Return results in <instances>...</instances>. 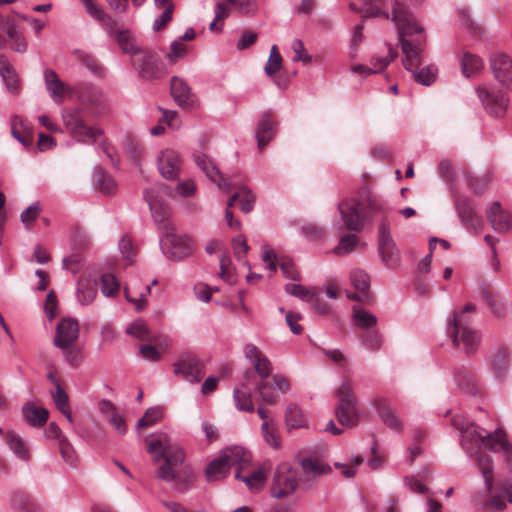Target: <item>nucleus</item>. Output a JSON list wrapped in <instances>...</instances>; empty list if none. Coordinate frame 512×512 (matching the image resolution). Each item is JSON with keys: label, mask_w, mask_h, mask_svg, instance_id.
Returning <instances> with one entry per match:
<instances>
[{"label": "nucleus", "mask_w": 512, "mask_h": 512, "mask_svg": "<svg viewBox=\"0 0 512 512\" xmlns=\"http://www.w3.org/2000/svg\"><path fill=\"white\" fill-rule=\"evenodd\" d=\"M392 21L398 29L405 69L412 72L416 82L425 86L431 85L436 79L437 68L432 65L419 68L426 40L424 28L418 23L409 8L399 0L393 5Z\"/></svg>", "instance_id": "nucleus-1"}, {"label": "nucleus", "mask_w": 512, "mask_h": 512, "mask_svg": "<svg viewBox=\"0 0 512 512\" xmlns=\"http://www.w3.org/2000/svg\"><path fill=\"white\" fill-rule=\"evenodd\" d=\"M144 197L149 205L153 219L162 232L160 248L164 255L173 261H180L188 257L193 250L189 237L178 235L170 220V208L158 197L155 188L146 189Z\"/></svg>", "instance_id": "nucleus-2"}, {"label": "nucleus", "mask_w": 512, "mask_h": 512, "mask_svg": "<svg viewBox=\"0 0 512 512\" xmlns=\"http://www.w3.org/2000/svg\"><path fill=\"white\" fill-rule=\"evenodd\" d=\"M452 422L461 432V445L467 453L472 454L476 448L483 447L493 452H502L508 462L512 461V444L502 429L489 432L462 417H454Z\"/></svg>", "instance_id": "nucleus-3"}, {"label": "nucleus", "mask_w": 512, "mask_h": 512, "mask_svg": "<svg viewBox=\"0 0 512 512\" xmlns=\"http://www.w3.org/2000/svg\"><path fill=\"white\" fill-rule=\"evenodd\" d=\"M146 444L155 462L164 459V463L156 472L157 477L166 482L178 481L180 479L178 467L185 460L183 449L164 433L150 435L146 439Z\"/></svg>", "instance_id": "nucleus-4"}, {"label": "nucleus", "mask_w": 512, "mask_h": 512, "mask_svg": "<svg viewBox=\"0 0 512 512\" xmlns=\"http://www.w3.org/2000/svg\"><path fill=\"white\" fill-rule=\"evenodd\" d=\"M335 395L337 398L335 416L338 422L346 427H354L358 423L360 414L357 407L358 399L354 393L351 381L344 378L336 389Z\"/></svg>", "instance_id": "nucleus-5"}, {"label": "nucleus", "mask_w": 512, "mask_h": 512, "mask_svg": "<svg viewBox=\"0 0 512 512\" xmlns=\"http://www.w3.org/2000/svg\"><path fill=\"white\" fill-rule=\"evenodd\" d=\"M62 121L69 135L77 142L94 143L102 135L101 129L84 122L80 109H64Z\"/></svg>", "instance_id": "nucleus-6"}, {"label": "nucleus", "mask_w": 512, "mask_h": 512, "mask_svg": "<svg viewBox=\"0 0 512 512\" xmlns=\"http://www.w3.org/2000/svg\"><path fill=\"white\" fill-rule=\"evenodd\" d=\"M298 487L297 471L286 463L279 465L275 471L271 495L281 499L292 494Z\"/></svg>", "instance_id": "nucleus-7"}, {"label": "nucleus", "mask_w": 512, "mask_h": 512, "mask_svg": "<svg viewBox=\"0 0 512 512\" xmlns=\"http://www.w3.org/2000/svg\"><path fill=\"white\" fill-rule=\"evenodd\" d=\"M476 94L488 113L495 117H501L505 114L508 107V98L501 90L488 84H482L476 88Z\"/></svg>", "instance_id": "nucleus-8"}, {"label": "nucleus", "mask_w": 512, "mask_h": 512, "mask_svg": "<svg viewBox=\"0 0 512 512\" xmlns=\"http://www.w3.org/2000/svg\"><path fill=\"white\" fill-rule=\"evenodd\" d=\"M459 318L458 314L454 315L449 324V330L452 334L454 346L469 354L478 348L480 336L477 331L467 326H462Z\"/></svg>", "instance_id": "nucleus-9"}, {"label": "nucleus", "mask_w": 512, "mask_h": 512, "mask_svg": "<svg viewBox=\"0 0 512 512\" xmlns=\"http://www.w3.org/2000/svg\"><path fill=\"white\" fill-rule=\"evenodd\" d=\"M338 210L340 211L345 226L349 230H362L366 219L364 202H359L358 199L354 198L345 199L338 204Z\"/></svg>", "instance_id": "nucleus-10"}, {"label": "nucleus", "mask_w": 512, "mask_h": 512, "mask_svg": "<svg viewBox=\"0 0 512 512\" xmlns=\"http://www.w3.org/2000/svg\"><path fill=\"white\" fill-rule=\"evenodd\" d=\"M378 249L382 261L388 267H396L400 262V252L389 232V226L385 221L379 225Z\"/></svg>", "instance_id": "nucleus-11"}, {"label": "nucleus", "mask_w": 512, "mask_h": 512, "mask_svg": "<svg viewBox=\"0 0 512 512\" xmlns=\"http://www.w3.org/2000/svg\"><path fill=\"white\" fill-rule=\"evenodd\" d=\"M133 62L139 75L145 79H154L163 73L164 66L160 55L154 50H141Z\"/></svg>", "instance_id": "nucleus-12"}, {"label": "nucleus", "mask_w": 512, "mask_h": 512, "mask_svg": "<svg viewBox=\"0 0 512 512\" xmlns=\"http://www.w3.org/2000/svg\"><path fill=\"white\" fill-rule=\"evenodd\" d=\"M490 67L495 79L512 91V58L504 53H494L490 58Z\"/></svg>", "instance_id": "nucleus-13"}, {"label": "nucleus", "mask_w": 512, "mask_h": 512, "mask_svg": "<svg viewBox=\"0 0 512 512\" xmlns=\"http://www.w3.org/2000/svg\"><path fill=\"white\" fill-rule=\"evenodd\" d=\"M79 337V325L75 319H62L56 328L54 345L61 350H68L75 345Z\"/></svg>", "instance_id": "nucleus-14"}, {"label": "nucleus", "mask_w": 512, "mask_h": 512, "mask_svg": "<svg viewBox=\"0 0 512 512\" xmlns=\"http://www.w3.org/2000/svg\"><path fill=\"white\" fill-rule=\"evenodd\" d=\"M157 168L162 177L175 180L180 175L182 160L176 151L166 148L157 157Z\"/></svg>", "instance_id": "nucleus-15"}, {"label": "nucleus", "mask_w": 512, "mask_h": 512, "mask_svg": "<svg viewBox=\"0 0 512 512\" xmlns=\"http://www.w3.org/2000/svg\"><path fill=\"white\" fill-rule=\"evenodd\" d=\"M196 165L203 171V173L214 183L217 184L219 189L228 191L232 182L229 177H224L213 161L203 153H196L194 155Z\"/></svg>", "instance_id": "nucleus-16"}, {"label": "nucleus", "mask_w": 512, "mask_h": 512, "mask_svg": "<svg viewBox=\"0 0 512 512\" xmlns=\"http://www.w3.org/2000/svg\"><path fill=\"white\" fill-rule=\"evenodd\" d=\"M86 13L97 20L103 28L107 31V33L116 38V33L121 32L117 29L118 25L116 20H114L111 16L105 14L103 8L98 4L96 0H80Z\"/></svg>", "instance_id": "nucleus-17"}, {"label": "nucleus", "mask_w": 512, "mask_h": 512, "mask_svg": "<svg viewBox=\"0 0 512 512\" xmlns=\"http://www.w3.org/2000/svg\"><path fill=\"white\" fill-rule=\"evenodd\" d=\"M223 459L229 468L236 467V471L244 472L251 466L252 455L250 451L240 446H231L221 451Z\"/></svg>", "instance_id": "nucleus-18"}, {"label": "nucleus", "mask_w": 512, "mask_h": 512, "mask_svg": "<svg viewBox=\"0 0 512 512\" xmlns=\"http://www.w3.org/2000/svg\"><path fill=\"white\" fill-rule=\"evenodd\" d=\"M44 81L47 91L53 101L57 104L63 103L65 96L72 91L71 88L63 82L52 69H46L44 71Z\"/></svg>", "instance_id": "nucleus-19"}, {"label": "nucleus", "mask_w": 512, "mask_h": 512, "mask_svg": "<svg viewBox=\"0 0 512 512\" xmlns=\"http://www.w3.org/2000/svg\"><path fill=\"white\" fill-rule=\"evenodd\" d=\"M203 373V365L193 358L182 359L174 364V374L191 383L199 382Z\"/></svg>", "instance_id": "nucleus-20"}, {"label": "nucleus", "mask_w": 512, "mask_h": 512, "mask_svg": "<svg viewBox=\"0 0 512 512\" xmlns=\"http://www.w3.org/2000/svg\"><path fill=\"white\" fill-rule=\"evenodd\" d=\"M262 259L267 263V269L271 274L275 273L277 266L280 267L284 277L292 280L299 278V273L294 267V264L288 259H279L273 250H267L263 253Z\"/></svg>", "instance_id": "nucleus-21"}, {"label": "nucleus", "mask_w": 512, "mask_h": 512, "mask_svg": "<svg viewBox=\"0 0 512 512\" xmlns=\"http://www.w3.org/2000/svg\"><path fill=\"white\" fill-rule=\"evenodd\" d=\"M171 95L180 107H189L193 103V93L187 82L177 76L171 79Z\"/></svg>", "instance_id": "nucleus-22"}, {"label": "nucleus", "mask_w": 512, "mask_h": 512, "mask_svg": "<svg viewBox=\"0 0 512 512\" xmlns=\"http://www.w3.org/2000/svg\"><path fill=\"white\" fill-rule=\"evenodd\" d=\"M486 213L487 218L495 231L505 232L511 227L510 217L503 211L500 202H493L487 209Z\"/></svg>", "instance_id": "nucleus-23"}, {"label": "nucleus", "mask_w": 512, "mask_h": 512, "mask_svg": "<svg viewBox=\"0 0 512 512\" xmlns=\"http://www.w3.org/2000/svg\"><path fill=\"white\" fill-rule=\"evenodd\" d=\"M492 371L496 378L503 379L508 375L510 369V350L501 346L497 348L491 360Z\"/></svg>", "instance_id": "nucleus-24"}, {"label": "nucleus", "mask_w": 512, "mask_h": 512, "mask_svg": "<svg viewBox=\"0 0 512 512\" xmlns=\"http://www.w3.org/2000/svg\"><path fill=\"white\" fill-rule=\"evenodd\" d=\"M275 125L269 113H264L259 119L256 129L258 148L262 150L273 138Z\"/></svg>", "instance_id": "nucleus-25"}, {"label": "nucleus", "mask_w": 512, "mask_h": 512, "mask_svg": "<svg viewBox=\"0 0 512 512\" xmlns=\"http://www.w3.org/2000/svg\"><path fill=\"white\" fill-rule=\"evenodd\" d=\"M377 409L381 420L389 429L396 432L403 430V422L398 417L395 409L386 400H381L377 404Z\"/></svg>", "instance_id": "nucleus-26"}, {"label": "nucleus", "mask_w": 512, "mask_h": 512, "mask_svg": "<svg viewBox=\"0 0 512 512\" xmlns=\"http://www.w3.org/2000/svg\"><path fill=\"white\" fill-rule=\"evenodd\" d=\"M301 467L305 475L317 477L331 473V467L320 457L307 456L301 459Z\"/></svg>", "instance_id": "nucleus-27"}, {"label": "nucleus", "mask_w": 512, "mask_h": 512, "mask_svg": "<svg viewBox=\"0 0 512 512\" xmlns=\"http://www.w3.org/2000/svg\"><path fill=\"white\" fill-rule=\"evenodd\" d=\"M97 295L96 280L90 276H83L78 281L77 298L83 305L92 303Z\"/></svg>", "instance_id": "nucleus-28"}, {"label": "nucleus", "mask_w": 512, "mask_h": 512, "mask_svg": "<svg viewBox=\"0 0 512 512\" xmlns=\"http://www.w3.org/2000/svg\"><path fill=\"white\" fill-rule=\"evenodd\" d=\"M235 478L244 482L249 490L256 492L264 486L267 475L262 469L253 472H249L248 469L244 472L236 471Z\"/></svg>", "instance_id": "nucleus-29"}, {"label": "nucleus", "mask_w": 512, "mask_h": 512, "mask_svg": "<svg viewBox=\"0 0 512 512\" xmlns=\"http://www.w3.org/2000/svg\"><path fill=\"white\" fill-rule=\"evenodd\" d=\"M235 406L240 411L254 412L255 407L252 401L251 389L244 383L237 386L233 391Z\"/></svg>", "instance_id": "nucleus-30"}, {"label": "nucleus", "mask_w": 512, "mask_h": 512, "mask_svg": "<svg viewBox=\"0 0 512 512\" xmlns=\"http://www.w3.org/2000/svg\"><path fill=\"white\" fill-rule=\"evenodd\" d=\"M458 215L465 226L477 229L481 225L480 217L475 213L471 203L466 200H460L457 204Z\"/></svg>", "instance_id": "nucleus-31"}, {"label": "nucleus", "mask_w": 512, "mask_h": 512, "mask_svg": "<svg viewBox=\"0 0 512 512\" xmlns=\"http://www.w3.org/2000/svg\"><path fill=\"white\" fill-rule=\"evenodd\" d=\"M285 422L288 429H300L307 426V418L296 404H289L285 410Z\"/></svg>", "instance_id": "nucleus-32"}, {"label": "nucleus", "mask_w": 512, "mask_h": 512, "mask_svg": "<svg viewBox=\"0 0 512 512\" xmlns=\"http://www.w3.org/2000/svg\"><path fill=\"white\" fill-rule=\"evenodd\" d=\"M352 318L355 326L363 330H372L377 325V317L361 306H354Z\"/></svg>", "instance_id": "nucleus-33"}, {"label": "nucleus", "mask_w": 512, "mask_h": 512, "mask_svg": "<svg viewBox=\"0 0 512 512\" xmlns=\"http://www.w3.org/2000/svg\"><path fill=\"white\" fill-rule=\"evenodd\" d=\"M229 466L220 453L219 457L214 459L205 469L206 478L208 481H217L226 477L229 473Z\"/></svg>", "instance_id": "nucleus-34"}, {"label": "nucleus", "mask_w": 512, "mask_h": 512, "mask_svg": "<svg viewBox=\"0 0 512 512\" xmlns=\"http://www.w3.org/2000/svg\"><path fill=\"white\" fill-rule=\"evenodd\" d=\"M5 33L9 39L11 48L19 53L27 51V41L24 35L13 23H7L5 26Z\"/></svg>", "instance_id": "nucleus-35"}, {"label": "nucleus", "mask_w": 512, "mask_h": 512, "mask_svg": "<svg viewBox=\"0 0 512 512\" xmlns=\"http://www.w3.org/2000/svg\"><path fill=\"white\" fill-rule=\"evenodd\" d=\"M6 442L10 450L20 459L27 460L29 458V450L24 440L15 432L8 431L5 434Z\"/></svg>", "instance_id": "nucleus-36"}, {"label": "nucleus", "mask_w": 512, "mask_h": 512, "mask_svg": "<svg viewBox=\"0 0 512 512\" xmlns=\"http://www.w3.org/2000/svg\"><path fill=\"white\" fill-rule=\"evenodd\" d=\"M0 75L2 76V79L9 91L14 92L17 90L18 78L13 66L4 56H0Z\"/></svg>", "instance_id": "nucleus-37"}, {"label": "nucleus", "mask_w": 512, "mask_h": 512, "mask_svg": "<svg viewBox=\"0 0 512 512\" xmlns=\"http://www.w3.org/2000/svg\"><path fill=\"white\" fill-rule=\"evenodd\" d=\"M461 67L463 75L465 77H470L471 75L482 70L484 63L479 56L465 52L461 59Z\"/></svg>", "instance_id": "nucleus-38"}, {"label": "nucleus", "mask_w": 512, "mask_h": 512, "mask_svg": "<svg viewBox=\"0 0 512 512\" xmlns=\"http://www.w3.org/2000/svg\"><path fill=\"white\" fill-rule=\"evenodd\" d=\"M285 291L307 302H313L318 299V293L315 288H307L301 284L288 283L285 285Z\"/></svg>", "instance_id": "nucleus-39"}, {"label": "nucleus", "mask_w": 512, "mask_h": 512, "mask_svg": "<svg viewBox=\"0 0 512 512\" xmlns=\"http://www.w3.org/2000/svg\"><path fill=\"white\" fill-rule=\"evenodd\" d=\"M359 202H364L366 218L373 216L383 209L382 200L367 189L361 193Z\"/></svg>", "instance_id": "nucleus-40"}, {"label": "nucleus", "mask_w": 512, "mask_h": 512, "mask_svg": "<svg viewBox=\"0 0 512 512\" xmlns=\"http://www.w3.org/2000/svg\"><path fill=\"white\" fill-rule=\"evenodd\" d=\"M53 401L60 412L66 417L69 423L73 422L69 407V397L60 384H57L56 391L52 393Z\"/></svg>", "instance_id": "nucleus-41"}, {"label": "nucleus", "mask_w": 512, "mask_h": 512, "mask_svg": "<svg viewBox=\"0 0 512 512\" xmlns=\"http://www.w3.org/2000/svg\"><path fill=\"white\" fill-rule=\"evenodd\" d=\"M26 421L33 426L44 424L48 418V411L44 408H37L34 405L27 404L23 409Z\"/></svg>", "instance_id": "nucleus-42"}, {"label": "nucleus", "mask_w": 512, "mask_h": 512, "mask_svg": "<svg viewBox=\"0 0 512 512\" xmlns=\"http://www.w3.org/2000/svg\"><path fill=\"white\" fill-rule=\"evenodd\" d=\"M96 188L103 194L111 195L116 191L115 181L101 169L94 172Z\"/></svg>", "instance_id": "nucleus-43"}, {"label": "nucleus", "mask_w": 512, "mask_h": 512, "mask_svg": "<svg viewBox=\"0 0 512 512\" xmlns=\"http://www.w3.org/2000/svg\"><path fill=\"white\" fill-rule=\"evenodd\" d=\"M388 53L384 57L374 56L371 59V68H369L370 74H376L382 72L392 61L395 60L398 53L390 45L387 47Z\"/></svg>", "instance_id": "nucleus-44"}, {"label": "nucleus", "mask_w": 512, "mask_h": 512, "mask_svg": "<svg viewBox=\"0 0 512 512\" xmlns=\"http://www.w3.org/2000/svg\"><path fill=\"white\" fill-rule=\"evenodd\" d=\"M261 432L265 442L274 449L281 447V438L278 434L274 421H264L261 425Z\"/></svg>", "instance_id": "nucleus-45"}, {"label": "nucleus", "mask_w": 512, "mask_h": 512, "mask_svg": "<svg viewBox=\"0 0 512 512\" xmlns=\"http://www.w3.org/2000/svg\"><path fill=\"white\" fill-rule=\"evenodd\" d=\"M115 40L125 54L138 55L141 52L128 31L117 32Z\"/></svg>", "instance_id": "nucleus-46"}, {"label": "nucleus", "mask_w": 512, "mask_h": 512, "mask_svg": "<svg viewBox=\"0 0 512 512\" xmlns=\"http://www.w3.org/2000/svg\"><path fill=\"white\" fill-rule=\"evenodd\" d=\"M132 289L133 288H132L131 284L127 285L124 288L125 298L127 299V301L135 304L137 311H142L146 307V303H147L146 297H147V294L150 293L151 287H150V285H146L144 290L137 293V295L135 297L132 296Z\"/></svg>", "instance_id": "nucleus-47"}, {"label": "nucleus", "mask_w": 512, "mask_h": 512, "mask_svg": "<svg viewBox=\"0 0 512 512\" xmlns=\"http://www.w3.org/2000/svg\"><path fill=\"white\" fill-rule=\"evenodd\" d=\"M483 297L485 299L486 305L494 316L503 317L505 315V304L502 299L498 297V295H495L492 292L484 289Z\"/></svg>", "instance_id": "nucleus-48"}, {"label": "nucleus", "mask_w": 512, "mask_h": 512, "mask_svg": "<svg viewBox=\"0 0 512 512\" xmlns=\"http://www.w3.org/2000/svg\"><path fill=\"white\" fill-rule=\"evenodd\" d=\"M363 346L370 351H378L383 344V336L377 329L368 330L363 333L362 337Z\"/></svg>", "instance_id": "nucleus-49"}, {"label": "nucleus", "mask_w": 512, "mask_h": 512, "mask_svg": "<svg viewBox=\"0 0 512 512\" xmlns=\"http://www.w3.org/2000/svg\"><path fill=\"white\" fill-rule=\"evenodd\" d=\"M119 282L113 274L106 273L101 276V292L106 297H112L118 293Z\"/></svg>", "instance_id": "nucleus-50"}, {"label": "nucleus", "mask_w": 512, "mask_h": 512, "mask_svg": "<svg viewBox=\"0 0 512 512\" xmlns=\"http://www.w3.org/2000/svg\"><path fill=\"white\" fill-rule=\"evenodd\" d=\"M358 242V237L355 234L343 236L339 244L334 248L336 255L342 256L352 252Z\"/></svg>", "instance_id": "nucleus-51"}, {"label": "nucleus", "mask_w": 512, "mask_h": 512, "mask_svg": "<svg viewBox=\"0 0 512 512\" xmlns=\"http://www.w3.org/2000/svg\"><path fill=\"white\" fill-rule=\"evenodd\" d=\"M350 280L355 289L365 292L370 285V279L366 272L355 269L350 274Z\"/></svg>", "instance_id": "nucleus-52"}, {"label": "nucleus", "mask_w": 512, "mask_h": 512, "mask_svg": "<svg viewBox=\"0 0 512 512\" xmlns=\"http://www.w3.org/2000/svg\"><path fill=\"white\" fill-rule=\"evenodd\" d=\"M478 464L485 479L487 490H491L493 465L490 457L488 455L480 454L478 457Z\"/></svg>", "instance_id": "nucleus-53"}, {"label": "nucleus", "mask_w": 512, "mask_h": 512, "mask_svg": "<svg viewBox=\"0 0 512 512\" xmlns=\"http://www.w3.org/2000/svg\"><path fill=\"white\" fill-rule=\"evenodd\" d=\"M256 390L260 399L267 405H275L278 402V396L271 391V387L265 381L256 384Z\"/></svg>", "instance_id": "nucleus-54"}, {"label": "nucleus", "mask_w": 512, "mask_h": 512, "mask_svg": "<svg viewBox=\"0 0 512 512\" xmlns=\"http://www.w3.org/2000/svg\"><path fill=\"white\" fill-rule=\"evenodd\" d=\"M282 66V57L278 51L276 45L271 47L270 56L265 66V72L272 76L274 75Z\"/></svg>", "instance_id": "nucleus-55"}, {"label": "nucleus", "mask_w": 512, "mask_h": 512, "mask_svg": "<svg viewBox=\"0 0 512 512\" xmlns=\"http://www.w3.org/2000/svg\"><path fill=\"white\" fill-rule=\"evenodd\" d=\"M58 447L63 460L71 466L75 465L77 456L74 448L67 440V438H61V441L58 442Z\"/></svg>", "instance_id": "nucleus-56"}, {"label": "nucleus", "mask_w": 512, "mask_h": 512, "mask_svg": "<svg viewBox=\"0 0 512 512\" xmlns=\"http://www.w3.org/2000/svg\"><path fill=\"white\" fill-rule=\"evenodd\" d=\"M162 416V412L160 408H149L143 417L138 420L137 427L138 428H146L154 425Z\"/></svg>", "instance_id": "nucleus-57"}, {"label": "nucleus", "mask_w": 512, "mask_h": 512, "mask_svg": "<svg viewBox=\"0 0 512 512\" xmlns=\"http://www.w3.org/2000/svg\"><path fill=\"white\" fill-rule=\"evenodd\" d=\"M240 14H252L257 9L256 0H226Z\"/></svg>", "instance_id": "nucleus-58"}, {"label": "nucleus", "mask_w": 512, "mask_h": 512, "mask_svg": "<svg viewBox=\"0 0 512 512\" xmlns=\"http://www.w3.org/2000/svg\"><path fill=\"white\" fill-rule=\"evenodd\" d=\"M291 47L294 52L292 58L294 62L301 61L304 64H308L312 61V56L306 52L304 44L300 39L293 40Z\"/></svg>", "instance_id": "nucleus-59"}, {"label": "nucleus", "mask_w": 512, "mask_h": 512, "mask_svg": "<svg viewBox=\"0 0 512 512\" xmlns=\"http://www.w3.org/2000/svg\"><path fill=\"white\" fill-rule=\"evenodd\" d=\"M187 46L181 41H174L170 45V51L167 53L166 58L171 64H175L179 59L183 58L186 54Z\"/></svg>", "instance_id": "nucleus-60"}, {"label": "nucleus", "mask_w": 512, "mask_h": 512, "mask_svg": "<svg viewBox=\"0 0 512 512\" xmlns=\"http://www.w3.org/2000/svg\"><path fill=\"white\" fill-rule=\"evenodd\" d=\"M17 125H22V120L20 117L15 116L12 120L11 133L23 146L29 148L33 141L32 136L30 134H21L17 129Z\"/></svg>", "instance_id": "nucleus-61"}, {"label": "nucleus", "mask_w": 512, "mask_h": 512, "mask_svg": "<svg viewBox=\"0 0 512 512\" xmlns=\"http://www.w3.org/2000/svg\"><path fill=\"white\" fill-rule=\"evenodd\" d=\"M363 462L360 456H355L350 463L344 464L336 462L334 465L337 469H341V473L346 478H352L356 474L357 467Z\"/></svg>", "instance_id": "nucleus-62"}, {"label": "nucleus", "mask_w": 512, "mask_h": 512, "mask_svg": "<svg viewBox=\"0 0 512 512\" xmlns=\"http://www.w3.org/2000/svg\"><path fill=\"white\" fill-rule=\"evenodd\" d=\"M127 333L135 336L140 340H145L148 337V326L144 321L138 320L133 322L127 329Z\"/></svg>", "instance_id": "nucleus-63"}, {"label": "nucleus", "mask_w": 512, "mask_h": 512, "mask_svg": "<svg viewBox=\"0 0 512 512\" xmlns=\"http://www.w3.org/2000/svg\"><path fill=\"white\" fill-rule=\"evenodd\" d=\"M255 371L258 375L264 380L268 378L272 372L271 362L265 357L262 356L260 359L255 361L253 364Z\"/></svg>", "instance_id": "nucleus-64"}]
</instances>
